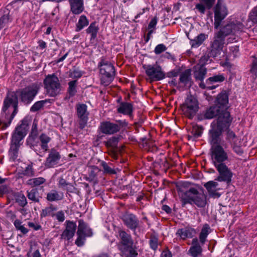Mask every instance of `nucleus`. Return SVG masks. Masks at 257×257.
<instances>
[{"label": "nucleus", "instance_id": "obj_1", "mask_svg": "<svg viewBox=\"0 0 257 257\" xmlns=\"http://www.w3.org/2000/svg\"><path fill=\"white\" fill-rule=\"evenodd\" d=\"M227 128L220 127L219 124L214 125L210 130L209 141L211 145L210 156L212 163L219 173V175L216 179L221 182H229L232 177V173L225 164L224 162L228 159L227 153L223 148L219 145L220 139L219 138L222 131Z\"/></svg>", "mask_w": 257, "mask_h": 257}, {"label": "nucleus", "instance_id": "obj_2", "mask_svg": "<svg viewBox=\"0 0 257 257\" xmlns=\"http://www.w3.org/2000/svg\"><path fill=\"white\" fill-rule=\"evenodd\" d=\"M41 87V85L34 83L17 92H10L4 101V105L2 113L1 122L3 127H8L17 113L18 106V96H20L22 101L28 103L37 95Z\"/></svg>", "mask_w": 257, "mask_h": 257}, {"label": "nucleus", "instance_id": "obj_3", "mask_svg": "<svg viewBox=\"0 0 257 257\" xmlns=\"http://www.w3.org/2000/svg\"><path fill=\"white\" fill-rule=\"evenodd\" d=\"M243 30L244 26L239 22L232 21L227 23L215 34L214 41L211 45L210 56L215 57L221 53L224 47V38L226 36H238Z\"/></svg>", "mask_w": 257, "mask_h": 257}, {"label": "nucleus", "instance_id": "obj_4", "mask_svg": "<svg viewBox=\"0 0 257 257\" xmlns=\"http://www.w3.org/2000/svg\"><path fill=\"white\" fill-rule=\"evenodd\" d=\"M29 120L28 118H24L20 125L16 127L13 133L11 146L10 149V155L13 160L17 158L18 154V150L21 145V141L24 138L29 130Z\"/></svg>", "mask_w": 257, "mask_h": 257}, {"label": "nucleus", "instance_id": "obj_5", "mask_svg": "<svg viewBox=\"0 0 257 257\" xmlns=\"http://www.w3.org/2000/svg\"><path fill=\"white\" fill-rule=\"evenodd\" d=\"M228 102V96L226 93H221L217 96L215 104L221 109L223 116L221 115L216 120H214L211 124V127L218 124L220 125V127L224 128H228L229 127L231 119L229 113L226 110Z\"/></svg>", "mask_w": 257, "mask_h": 257}, {"label": "nucleus", "instance_id": "obj_6", "mask_svg": "<svg viewBox=\"0 0 257 257\" xmlns=\"http://www.w3.org/2000/svg\"><path fill=\"white\" fill-rule=\"evenodd\" d=\"M180 196L183 201L184 204L186 203L195 204L198 207H203L206 204L205 196L194 188H191L188 191L181 193Z\"/></svg>", "mask_w": 257, "mask_h": 257}, {"label": "nucleus", "instance_id": "obj_7", "mask_svg": "<svg viewBox=\"0 0 257 257\" xmlns=\"http://www.w3.org/2000/svg\"><path fill=\"white\" fill-rule=\"evenodd\" d=\"M119 235L120 238L119 248L123 255L125 257H136L138 253L133 247V242L131 236L122 230L119 231Z\"/></svg>", "mask_w": 257, "mask_h": 257}, {"label": "nucleus", "instance_id": "obj_8", "mask_svg": "<svg viewBox=\"0 0 257 257\" xmlns=\"http://www.w3.org/2000/svg\"><path fill=\"white\" fill-rule=\"evenodd\" d=\"M100 73L101 75V83L104 86H108L112 81L114 74L113 66L103 60L99 63Z\"/></svg>", "mask_w": 257, "mask_h": 257}, {"label": "nucleus", "instance_id": "obj_9", "mask_svg": "<svg viewBox=\"0 0 257 257\" xmlns=\"http://www.w3.org/2000/svg\"><path fill=\"white\" fill-rule=\"evenodd\" d=\"M44 84L50 96L54 97L60 93L61 86L58 78L55 75H47L44 80Z\"/></svg>", "mask_w": 257, "mask_h": 257}, {"label": "nucleus", "instance_id": "obj_10", "mask_svg": "<svg viewBox=\"0 0 257 257\" xmlns=\"http://www.w3.org/2000/svg\"><path fill=\"white\" fill-rule=\"evenodd\" d=\"M199 109V103L197 99L192 96H188L182 106L184 114L189 118H192Z\"/></svg>", "mask_w": 257, "mask_h": 257}, {"label": "nucleus", "instance_id": "obj_11", "mask_svg": "<svg viewBox=\"0 0 257 257\" xmlns=\"http://www.w3.org/2000/svg\"><path fill=\"white\" fill-rule=\"evenodd\" d=\"M143 68L151 81H159L165 78V73L159 66L145 65Z\"/></svg>", "mask_w": 257, "mask_h": 257}, {"label": "nucleus", "instance_id": "obj_12", "mask_svg": "<svg viewBox=\"0 0 257 257\" xmlns=\"http://www.w3.org/2000/svg\"><path fill=\"white\" fill-rule=\"evenodd\" d=\"M227 15V11L225 6L218 1L214 10V27L217 29L220 26L222 20Z\"/></svg>", "mask_w": 257, "mask_h": 257}, {"label": "nucleus", "instance_id": "obj_13", "mask_svg": "<svg viewBox=\"0 0 257 257\" xmlns=\"http://www.w3.org/2000/svg\"><path fill=\"white\" fill-rule=\"evenodd\" d=\"M85 227V224L82 220L79 221L78 229L77 232L78 237L75 241V243L79 246L83 245L84 242L85 236H91L92 235L91 230L88 229L89 232H84V228Z\"/></svg>", "mask_w": 257, "mask_h": 257}, {"label": "nucleus", "instance_id": "obj_14", "mask_svg": "<svg viewBox=\"0 0 257 257\" xmlns=\"http://www.w3.org/2000/svg\"><path fill=\"white\" fill-rule=\"evenodd\" d=\"M120 129L117 124L106 121L101 123L100 130L104 134L111 135L117 132Z\"/></svg>", "mask_w": 257, "mask_h": 257}, {"label": "nucleus", "instance_id": "obj_15", "mask_svg": "<svg viewBox=\"0 0 257 257\" xmlns=\"http://www.w3.org/2000/svg\"><path fill=\"white\" fill-rule=\"evenodd\" d=\"M76 228L75 223L71 221H66V228L61 235V238L67 240L71 239L74 235Z\"/></svg>", "mask_w": 257, "mask_h": 257}, {"label": "nucleus", "instance_id": "obj_16", "mask_svg": "<svg viewBox=\"0 0 257 257\" xmlns=\"http://www.w3.org/2000/svg\"><path fill=\"white\" fill-rule=\"evenodd\" d=\"M204 186L206 188L209 195L213 198H218L220 194L218 192L220 190L218 183L210 181L206 183Z\"/></svg>", "mask_w": 257, "mask_h": 257}, {"label": "nucleus", "instance_id": "obj_17", "mask_svg": "<svg viewBox=\"0 0 257 257\" xmlns=\"http://www.w3.org/2000/svg\"><path fill=\"white\" fill-rule=\"evenodd\" d=\"M60 159L59 153L54 149H51L45 162V166L48 168L53 167L58 164Z\"/></svg>", "mask_w": 257, "mask_h": 257}, {"label": "nucleus", "instance_id": "obj_18", "mask_svg": "<svg viewBox=\"0 0 257 257\" xmlns=\"http://www.w3.org/2000/svg\"><path fill=\"white\" fill-rule=\"evenodd\" d=\"M124 224L130 228L135 229L138 225V220L132 214H125L122 217Z\"/></svg>", "mask_w": 257, "mask_h": 257}, {"label": "nucleus", "instance_id": "obj_19", "mask_svg": "<svg viewBox=\"0 0 257 257\" xmlns=\"http://www.w3.org/2000/svg\"><path fill=\"white\" fill-rule=\"evenodd\" d=\"M202 250V247L198 243V239L197 238H193L192 246L189 250V253L192 257H197L201 255Z\"/></svg>", "mask_w": 257, "mask_h": 257}, {"label": "nucleus", "instance_id": "obj_20", "mask_svg": "<svg viewBox=\"0 0 257 257\" xmlns=\"http://www.w3.org/2000/svg\"><path fill=\"white\" fill-rule=\"evenodd\" d=\"M71 11L75 14H79L84 10L83 0H69Z\"/></svg>", "mask_w": 257, "mask_h": 257}, {"label": "nucleus", "instance_id": "obj_21", "mask_svg": "<svg viewBox=\"0 0 257 257\" xmlns=\"http://www.w3.org/2000/svg\"><path fill=\"white\" fill-rule=\"evenodd\" d=\"M222 112L219 107L216 104L212 107H210L205 112V117L208 119L212 118L213 117L218 115V118L220 115L223 116Z\"/></svg>", "mask_w": 257, "mask_h": 257}, {"label": "nucleus", "instance_id": "obj_22", "mask_svg": "<svg viewBox=\"0 0 257 257\" xmlns=\"http://www.w3.org/2000/svg\"><path fill=\"white\" fill-rule=\"evenodd\" d=\"M215 0H200V3L196 5V8L202 14H204L205 9H210Z\"/></svg>", "mask_w": 257, "mask_h": 257}, {"label": "nucleus", "instance_id": "obj_23", "mask_svg": "<svg viewBox=\"0 0 257 257\" xmlns=\"http://www.w3.org/2000/svg\"><path fill=\"white\" fill-rule=\"evenodd\" d=\"M195 233V230L191 228L180 229L177 232V234L183 239L187 238H191Z\"/></svg>", "mask_w": 257, "mask_h": 257}, {"label": "nucleus", "instance_id": "obj_24", "mask_svg": "<svg viewBox=\"0 0 257 257\" xmlns=\"http://www.w3.org/2000/svg\"><path fill=\"white\" fill-rule=\"evenodd\" d=\"M195 71H194V76L198 80H202L204 79L206 74V69L204 67V66H201L200 65H197L195 67Z\"/></svg>", "mask_w": 257, "mask_h": 257}, {"label": "nucleus", "instance_id": "obj_25", "mask_svg": "<svg viewBox=\"0 0 257 257\" xmlns=\"http://www.w3.org/2000/svg\"><path fill=\"white\" fill-rule=\"evenodd\" d=\"M132 110V104L127 102L121 103L117 108L118 112L124 114H130Z\"/></svg>", "mask_w": 257, "mask_h": 257}, {"label": "nucleus", "instance_id": "obj_26", "mask_svg": "<svg viewBox=\"0 0 257 257\" xmlns=\"http://www.w3.org/2000/svg\"><path fill=\"white\" fill-rule=\"evenodd\" d=\"M63 197V194L59 193L56 190H52L48 193L47 195V199L51 202L57 201L62 199Z\"/></svg>", "mask_w": 257, "mask_h": 257}, {"label": "nucleus", "instance_id": "obj_27", "mask_svg": "<svg viewBox=\"0 0 257 257\" xmlns=\"http://www.w3.org/2000/svg\"><path fill=\"white\" fill-rule=\"evenodd\" d=\"M89 24V21L84 15H81L76 24V31L79 32L84 27L88 26Z\"/></svg>", "mask_w": 257, "mask_h": 257}, {"label": "nucleus", "instance_id": "obj_28", "mask_svg": "<svg viewBox=\"0 0 257 257\" xmlns=\"http://www.w3.org/2000/svg\"><path fill=\"white\" fill-rule=\"evenodd\" d=\"M206 36L204 34H201L194 39L191 40L190 44L192 47L197 48L201 45L206 39Z\"/></svg>", "mask_w": 257, "mask_h": 257}, {"label": "nucleus", "instance_id": "obj_29", "mask_svg": "<svg viewBox=\"0 0 257 257\" xmlns=\"http://www.w3.org/2000/svg\"><path fill=\"white\" fill-rule=\"evenodd\" d=\"M209 230L210 227L208 225H204L199 235V239L201 243L204 244L205 242L206 238L209 233Z\"/></svg>", "mask_w": 257, "mask_h": 257}, {"label": "nucleus", "instance_id": "obj_30", "mask_svg": "<svg viewBox=\"0 0 257 257\" xmlns=\"http://www.w3.org/2000/svg\"><path fill=\"white\" fill-rule=\"evenodd\" d=\"M98 31V26L95 22L91 23L89 27L86 29V33L91 35V38L94 39L97 36Z\"/></svg>", "mask_w": 257, "mask_h": 257}, {"label": "nucleus", "instance_id": "obj_31", "mask_svg": "<svg viewBox=\"0 0 257 257\" xmlns=\"http://www.w3.org/2000/svg\"><path fill=\"white\" fill-rule=\"evenodd\" d=\"M77 112L79 118L87 117V106L84 104H80L77 105Z\"/></svg>", "mask_w": 257, "mask_h": 257}, {"label": "nucleus", "instance_id": "obj_32", "mask_svg": "<svg viewBox=\"0 0 257 257\" xmlns=\"http://www.w3.org/2000/svg\"><path fill=\"white\" fill-rule=\"evenodd\" d=\"M15 199L21 206H24L26 204L27 200L25 195L21 193H17L14 195Z\"/></svg>", "mask_w": 257, "mask_h": 257}, {"label": "nucleus", "instance_id": "obj_33", "mask_svg": "<svg viewBox=\"0 0 257 257\" xmlns=\"http://www.w3.org/2000/svg\"><path fill=\"white\" fill-rule=\"evenodd\" d=\"M56 210V208L53 205H50L42 210L41 216L45 217L48 215L54 216V211Z\"/></svg>", "mask_w": 257, "mask_h": 257}, {"label": "nucleus", "instance_id": "obj_34", "mask_svg": "<svg viewBox=\"0 0 257 257\" xmlns=\"http://www.w3.org/2000/svg\"><path fill=\"white\" fill-rule=\"evenodd\" d=\"M120 139V137L118 136L112 137L110 138L107 142L106 145L108 147L112 148L117 151V145Z\"/></svg>", "mask_w": 257, "mask_h": 257}, {"label": "nucleus", "instance_id": "obj_35", "mask_svg": "<svg viewBox=\"0 0 257 257\" xmlns=\"http://www.w3.org/2000/svg\"><path fill=\"white\" fill-rule=\"evenodd\" d=\"M202 131V127L197 125H193L191 130V137L195 138H198L201 135Z\"/></svg>", "mask_w": 257, "mask_h": 257}, {"label": "nucleus", "instance_id": "obj_36", "mask_svg": "<svg viewBox=\"0 0 257 257\" xmlns=\"http://www.w3.org/2000/svg\"><path fill=\"white\" fill-rule=\"evenodd\" d=\"M40 140L41 142V148L45 151L48 149L47 144L50 142V138L45 134H42L40 137Z\"/></svg>", "mask_w": 257, "mask_h": 257}, {"label": "nucleus", "instance_id": "obj_37", "mask_svg": "<svg viewBox=\"0 0 257 257\" xmlns=\"http://www.w3.org/2000/svg\"><path fill=\"white\" fill-rule=\"evenodd\" d=\"M238 47L236 45L232 46L229 47V51L227 52V57L229 58L232 57L233 58L236 57L238 54Z\"/></svg>", "mask_w": 257, "mask_h": 257}, {"label": "nucleus", "instance_id": "obj_38", "mask_svg": "<svg viewBox=\"0 0 257 257\" xmlns=\"http://www.w3.org/2000/svg\"><path fill=\"white\" fill-rule=\"evenodd\" d=\"M45 179L42 177L31 179L28 180V183L32 186H38L43 184Z\"/></svg>", "mask_w": 257, "mask_h": 257}, {"label": "nucleus", "instance_id": "obj_39", "mask_svg": "<svg viewBox=\"0 0 257 257\" xmlns=\"http://www.w3.org/2000/svg\"><path fill=\"white\" fill-rule=\"evenodd\" d=\"M224 80V77L222 75H217L209 77L206 80V83H209L210 82H222Z\"/></svg>", "mask_w": 257, "mask_h": 257}, {"label": "nucleus", "instance_id": "obj_40", "mask_svg": "<svg viewBox=\"0 0 257 257\" xmlns=\"http://www.w3.org/2000/svg\"><path fill=\"white\" fill-rule=\"evenodd\" d=\"M47 102L48 100H44L36 102L31 107L32 111H35L41 109Z\"/></svg>", "mask_w": 257, "mask_h": 257}, {"label": "nucleus", "instance_id": "obj_41", "mask_svg": "<svg viewBox=\"0 0 257 257\" xmlns=\"http://www.w3.org/2000/svg\"><path fill=\"white\" fill-rule=\"evenodd\" d=\"M190 77V71L187 70L181 74L180 80L182 82L186 84L189 81Z\"/></svg>", "mask_w": 257, "mask_h": 257}, {"label": "nucleus", "instance_id": "obj_42", "mask_svg": "<svg viewBox=\"0 0 257 257\" xmlns=\"http://www.w3.org/2000/svg\"><path fill=\"white\" fill-rule=\"evenodd\" d=\"M76 80L71 81L69 82L68 92L70 95L73 96L76 92Z\"/></svg>", "mask_w": 257, "mask_h": 257}, {"label": "nucleus", "instance_id": "obj_43", "mask_svg": "<svg viewBox=\"0 0 257 257\" xmlns=\"http://www.w3.org/2000/svg\"><path fill=\"white\" fill-rule=\"evenodd\" d=\"M82 76L81 72L77 69H73L69 72V76L72 78H79Z\"/></svg>", "mask_w": 257, "mask_h": 257}, {"label": "nucleus", "instance_id": "obj_44", "mask_svg": "<svg viewBox=\"0 0 257 257\" xmlns=\"http://www.w3.org/2000/svg\"><path fill=\"white\" fill-rule=\"evenodd\" d=\"M227 139L233 144H236V142H239V139L236 137L234 133L230 131H228L227 133Z\"/></svg>", "mask_w": 257, "mask_h": 257}, {"label": "nucleus", "instance_id": "obj_45", "mask_svg": "<svg viewBox=\"0 0 257 257\" xmlns=\"http://www.w3.org/2000/svg\"><path fill=\"white\" fill-rule=\"evenodd\" d=\"M14 225L17 229L20 230L24 234L27 233L28 232V230L22 224V222L20 220H15Z\"/></svg>", "mask_w": 257, "mask_h": 257}, {"label": "nucleus", "instance_id": "obj_46", "mask_svg": "<svg viewBox=\"0 0 257 257\" xmlns=\"http://www.w3.org/2000/svg\"><path fill=\"white\" fill-rule=\"evenodd\" d=\"M28 197L29 199L35 202H38L39 201V199L37 196V190L35 189L28 192Z\"/></svg>", "mask_w": 257, "mask_h": 257}, {"label": "nucleus", "instance_id": "obj_47", "mask_svg": "<svg viewBox=\"0 0 257 257\" xmlns=\"http://www.w3.org/2000/svg\"><path fill=\"white\" fill-rule=\"evenodd\" d=\"M249 19L253 23H257V7L250 14Z\"/></svg>", "mask_w": 257, "mask_h": 257}, {"label": "nucleus", "instance_id": "obj_48", "mask_svg": "<svg viewBox=\"0 0 257 257\" xmlns=\"http://www.w3.org/2000/svg\"><path fill=\"white\" fill-rule=\"evenodd\" d=\"M167 49L166 47L163 44L158 45L155 48L154 52L156 54H159Z\"/></svg>", "mask_w": 257, "mask_h": 257}, {"label": "nucleus", "instance_id": "obj_49", "mask_svg": "<svg viewBox=\"0 0 257 257\" xmlns=\"http://www.w3.org/2000/svg\"><path fill=\"white\" fill-rule=\"evenodd\" d=\"M4 180L0 177V193H6L9 192V188L6 185H3Z\"/></svg>", "mask_w": 257, "mask_h": 257}, {"label": "nucleus", "instance_id": "obj_50", "mask_svg": "<svg viewBox=\"0 0 257 257\" xmlns=\"http://www.w3.org/2000/svg\"><path fill=\"white\" fill-rule=\"evenodd\" d=\"M22 174L28 176H31L33 175V170L31 166H27L24 171H22L21 173Z\"/></svg>", "mask_w": 257, "mask_h": 257}, {"label": "nucleus", "instance_id": "obj_51", "mask_svg": "<svg viewBox=\"0 0 257 257\" xmlns=\"http://www.w3.org/2000/svg\"><path fill=\"white\" fill-rule=\"evenodd\" d=\"M28 225L35 230H38L41 228V225L36 222H29Z\"/></svg>", "mask_w": 257, "mask_h": 257}, {"label": "nucleus", "instance_id": "obj_52", "mask_svg": "<svg viewBox=\"0 0 257 257\" xmlns=\"http://www.w3.org/2000/svg\"><path fill=\"white\" fill-rule=\"evenodd\" d=\"M250 72L253 74L255 77H257V59L253 61Z\"/></svg>", "mask_w": 257, "mask_h": 257}, {"label": "nucleus", "instance_id": "obj_53", "mask_svg": "<svg viewBox=\"0 0 257 257\" xmlns=\"http://www.w3.org/2000/svg\"><path fill=\"white\" fill-rule=\"evenodd\" d=\"M239 142H239H236L235 144H233V149L237 154H241L243 152L242 150L238 146Z\"/></svg>", "mask_w": 257, "mask_h": 257}, {"label": "nucleus", "instance_id": "obj_54", "mask_svg": "<svg viewBox=\"0 0 257 257\" xmlns=\"http://www.w3.org/2000/svg\"><path fill=\"white\" fill-rule=\"evenodd\" d=\"M55 215L59 221L62 222L65 219L64 213L62 211L58 212Z\"/></svg>", "mask_w": 257, "mask_h": 257}, {"label": "nucleus", "instance_id": "obj_55", "mask_svg": "<svg viewBox=\"0 0 257 257\" xmlns=\"http://www.w3.org/2000/svg\"><path fill=\"white\" fill-rule=\"evenodd\" d=\"M102 166L103 167V169H104V170L107 172V173H110V174H113L114 173V171L111 169L108 165L106 163H104V162H102Z\"/></svg>", "mask_w": 257, "mask_h": 257}, {"label": "nucleus", "instance_id": "obj_56", "mask_svg": "<svg viewBox=\"0 0 257 257\" xmlns=\"http://www.w3.org/2000/svg\"><path fill=\"white\" fill-rule=\"evenodd\" d=\"M30 251L32 252L33 257H41L40 251L38 249L32 247Z\"/></svg>", "mask_w": 257, "mask_h": 257}, {"label": "nucleus", "instance_id": "obj_57", "mask_svg": "<svg viewBox=\"0 0 257 257\" xmlns=\"http://www.w3.org/2000/svg\"><path fill=\"white\" fill-rule=\"evenodd\" d=\"M80 120L79 122L80 127L83 128L86 125L87 121V117L80 118Z\"/></svg>", "mask_w": 257, "mask_h": 257}, {"label": "nucleus", "instance_id": "obj_58", "mask_svg": "<svg viewBox=\"0 0 257 257\" xmlns=\"http://www.w3.org/2000/svg\"><path fill=\"white\" fill-rule=\"evenodd\" d=\"M208 59L209 57L208 56H204L202 57L200 60L199 64H198V65L204 66L206 62L208 61Z\"/></svg>", "mask_w": 257, "mask_h": 257}, {"label": "nucleus", "instance_id": "obj_59", "mask_svg": "<svg viewBox=\"0 0 257 257\" xmlns=\"http://www.w3.org/2000/svg\"><path fill=\"white\" fill-rule=\"evenodd\" d=\"M157 23V19L156 18H154L150 22L149 25V28H153L155 27Z\"/></svg>", "mask_w": 257, "mask_h": 257}, {"label": "nucleus", "instance_id": "obj_60", "mask_svg": "<svg viewBox=\"0 0 257 257\" xmlns=\"http://www.w3.org/2000/svg\"><path fill=\"white\" fill-rule=\"evenodd\" d=\"M150 245L153 249H156L157 247V241L156 239L150 240Z\"/></svg>", "mask_w": 257, "mask_h": 257}, {"label": "nucleus", "instance_id": "obj_61", "mask_svg": "<svg viewBox=\"0 0 257 257\" xmlns=\"http://www.w3.org/2000/svg\"><path fill=\"white\" fill-rule=\"evenodd\" d=\"M161 257H172V255L169 251L165 250L162 252Z\"/></svg>", "mask_w": 257, "mask_h": 257}, {"label": "nucleus", "instance_id": "obj_62", "mask_svg": "<svg viewBox=\"0 0 257 257\" xmlns=\"http://www.w3.org/2000/svg\"><path fill=\"white\" fill-rule=\"evenodd\" d=\"M59 183L60 186L61 187H64L68 185V184L66 183V181L64 179H62V178L60 179Z\"/></svg>", "mask_w": 257, "mask_h": 257}, {"label": "nucleus", "instance_id": "obj_63", "mask_svg": "<svg viewBox=\"0 0 257 257\" xmlns=\"http://www.w3.org/2000/svg\"><path fill=\"white\" fill-rule=\"evenodd\" d=\"M38 44H39V46L41 48V49H44L46 48V43L42 41V40H40L39 42H38Z\"/></svg>", "mask_w": 257, "mask_h": 257}, {"label": "nucleus", "instance_id": "obj_64", "mask_svg": "<svg viewBox=\"0 0 257 257\" xmlns=\"http://www.w3.org/2000/svg\"><path fill=\"white\" fill-rule=\"evenodd\" d=\"M163 209L167 212H170L171 211L170 208L167 205L163 206Z\"/></svg>", "mask_w": 257, "mask_h": 257}]
</instances>
